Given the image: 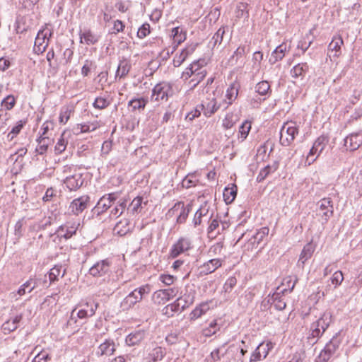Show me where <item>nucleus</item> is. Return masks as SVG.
I'll return each mask as SVG.
<instances>
[{
  "mask_svg": "<svg viewBox=\"0 0 362 362\" xmlns=\"http://www.w3.org/2000/svg\"><path fill=\"white\" fill-rule=\"evenodd\" d=\"M331 322L332 315L329 313H323L318 320L311 324L310 334L307 337V343L310 346L315 344Z\"/></svg>",
  "mask_w": 362,
  "mask_h": 362,
  "instance_id": "f257e3e1",
  "label": "nucleus"
},
{
  "mask_svg": "<svg viewBox=\"0 0 362 362\" xmlns=\"http://www.w3.org/2000/svg\"><path fill=\"white\" fill-rule=\"evenodd\" d=\"M110 105V100L103 97H97L93 103L95 108L98 110H103L106 108Z\"/></svg>",
  "mask_w": 362,
  "mask_h": 362,
  "instance_id": "bf43d9fd",
  "label": "nucleus"
},
{
  "mask_svg": "<svg viewBox=\"0 0 362 362\" xmlns=\"http://www.w3.org/2000/svg\"><path fill=\"white\" fill-rule=\"evenodd\" d=\"M142 201L143 198L141 197H135L129 204L127 208L128 211H129L132 214L139 212L142 208Z\"/></svg>",
  "mask_w": 362,
  "mask_h": 362,
  "instance_id": "de8ad7c7",
  "label": "nucleus"
},
{
  "mask_svg": "<svg viewBox=\"0 0 362 362\" xmlns=\"http://www.w3.org/2000/svg\"><path fill=\"white\" fill-rule=\"evenodd\" d=\"M239 85L238 83H232L228 88L226 90V99L228 101H226L227 107L229 105H231L232 103L236 99L238 94Z\"/></svg>",
  "mask_w": 362,
  "mask_h": 362,
  "instance_id": "f704fd0d",
  "label": "nucleus"
},
{
  "mask_svg": "<svg viewBox=\"0 0 362 362\" xmlns=\"http://www.w3.org/2000/svg\"><path fill=\"white\" fill-rule=\"evenodd\" d=\"M209 206L206 204L202 205L194 214L193 218L194 226H197L201 225L202 223V218H206L209 219Z\"/></svg>",
  "mask_w": 362,
  "mask_h": 362,
  "instance_id": "c756f323",
  "label": "nucleus"
},
{
  "mask_svg": "<svg viewBox=\"0 0 362 362\" xmlns=\"http://www.w3.org/2000/svg\"><path fill=\"white\" fill-rule=\"evenodd\" d=\"M192 247V242L187 238H180L175 244L173 245L170 255L173 258L178 257L182 253H184Z\"/></svg>",
  "mask_w": 362,
  "mask_h": 362,
  "instance_id": "f8f14e48",
  "label": "nucleus"
},
{
  "mask_svg": "<svg viewBox=\"0 0 362 362\" xmlns=\"http://www.w3.org/2000/svg\"><path fill=\"white\" fill-rule=\"evenodd\" d=\"M329 142V138L322 135L316 139L310 148L305 163L308 165L313 164L322 153Z\"/></svg>",
  "mask_w": 362,
  "mask_h": 362,
  "instance_id": "6e6552de",
  "label": "nucleus"
},
{
  "mask_svg": "<svg viewBox=\"0 0 362 362\" xmlns=\"http://www.w3.org/2000/svg\"><path fill=\"white\" fill-rule=\"evenodd\" d=\"M245 47L239 46L234 52L233 54L228 59V64L231 66L238 65L239 62H243V57L245 54Z\"/></svg>",
  "mask_w": 362,
  "mask_h": 362,
  "instance_id": "72a5a7b5",
  "label": "nucleus"
},
{
  "mask_svg": "<svg viewBox=\"0 0 362 362\" xmlns=\"http://www.w3.org/2000/svg\"><path fill=\"white\" fill-rule=\"evenodd\" d=\"M298 134V126L292 121L284 124L280 131V144L284 146H290Z\"/></svg>",
  "mask_w": 362,
  "mask_h": 362,
  "instance_id": "0eeeda50",
  "label": "nucleus"
},
{
  "mask_svg": "<svg viewBox=\"0 0 362 362\" xmlns=\"http://www.w3.org/2000/svg\"><path fill=\"white\" fill-rule=\"evenodd\" d=\"M204 63V59L194 61L182 72L181 78L187 81L193 76L192 79L189 81V84L192 88L196 87L206 75Z\"/></svg>",
  "mask_w": 362,
  "mask_h": 362,
  "instance_id": "20e7f679",
  "label": "nucleus"
},
{
  "mask_svg": "<svg viewBox=\"0 0 362 362\" xmlns=\"http://www.w3.org/2000/svg\"><path fill=\"white\" fill-rule=\"evenodd\" d=\"M219 329L220 327L218 325L216 320H214L209 324V327L203 329L202 334L204 336L209 337L215 334Z\"/></svg>",
  "mask_w": 362,
  "mask_h": 362,
  "instance_id": "5fc2aeb1",
  "label": "nucleus"
},
{
  "mask_svg": "<svg viewBox=\"0 0 362 362\" xmlns=\"http://www.w3.org/2000/svg\"><path fill=\"white\" fill-rule=\"evenodd\" d=\"M66 186L71 190H76L78 189L83 183L82 174L78 170L74 171V173L67 175L64 180Z\"/></svg>",
  "mask_w": 362,
  "mask_h": 362,
  "instance_id": "dca6fc26",
  "label": "nucleus"
},
{
  "mask_svg": "<svg viewBox=\"0 0 362 362\" xmlns=\"http://www.w3.org/2000/svg\"><path fill=\"white\" fill-rule=\"evenodd\" d=\"M255 91L260 95H270L272 93L270 85L267 81L259 82L255 86Z\"/></svg>",
  "mask_w": 362,
  "mask_h": 362,
  "instance_id": "49530a36",
  "label": "nucleus"
},
{
  "mask_svg": "<svg viewBox=\"0 0 362 362\" xmlns=\"http://www.w3.org/2000/svg\"><path fill=\"white\" fill-rule=\"evenodd\" d=\"M146 332L144 330H137L128 334L125 343L129 346L139 345L145 338Z\"/></svg>",
  "mask_w": 362,
  "mask_h": 362,
  "instance_id": "5701e85b",
  "label": "nucleus"
},
{
  "mask_svg": "<svg viewBox=\"0 0 362 362\" xmlns=\"http://www.w3.org/2000/svg\"><path fill=\"white\" fill-rule=\"evenodd\" d=\"M331 322L332 315L329 313H323L318 320L311 324L310 334L307 337V343L310 346L315 344Z\"/></svg>",
  "mask_w": 362,
  "mask_h": 362,
  "instance_id": "7ed1b4c3",
  "label": "nucleus"
},
{
  "mask_svg": "<svg viewBox=\"0 0 362 362\" xmlns=\"http://www.w3.org/2000/svg\"><path fill=\"white\" fill-rule=\"evenodd\" d=\"M288 50V46L286 43L281 44L272 52L269 58V62L274 64L278 61L281 60Z\"/></svg>",
  "mask_w": 362,
  "mask_h": 362,
  "instance_id": "bb28decb",
  "label": "nucleus"
},
{
  "mask_svg": "<svg viewBox=\"0 0 362 362\" xmlns=\"http://www.w3.org/2000/svg\"><path fill=\"white\" fill-rule=\"evenodd\" d=\"M272 348L273 344L270 341H268L266 344H259L255 351L252 354L250 360V362H257L265 358Z\"/></svg>",
  "mask_w": 362,
  "mask_h": 362,
  "instance_id": "2eb2a0df",
  "label": "nucleus"
},
{
  "mask_svg": "<svg viewBox=\"0 0 362 362\" xmlns=\"http://www.w3.org/2000/svg\"><path fill=\"white\" fill-rule=\"evenodd\" d=\"M225 32H226V27L222 26L214 35V36L212 37V38H211V41L209 42V44L211 45L213 48L217 44L220 45L221 43V42L223 40V35L225 34Z\"/></svg>",
  "mask_w": 362,
  "mask_h": 362,
  "instance_id": "3c124183",
  "label": "nucleus"
},
{
  "mask_svg": "<svg viewBox=\"0 0 362 362\" xmlns=\"http://www.w3.org/2000/svg\"><path fill=\"white\" fill-rule=\"evenodd\" d=\"M191 211V206H185V204L182 202H177L169 211L173 215H177V222L183 223L187 220L188 215Z\"/></svg>",
  "mask_w": 362,
  "mask_h": 362,
  "instance_id": "ddd939ff",
  "label": "nucleus"
},
{
  "mask_svg": "<svg viewBox=\"0 0 362 362\" xmlns=\"http://www.w3.org/2000/svg\"><path fill=\"white\" fill-rule=\"evenodd\" d=\"M238 120V117L236 115L232 112L228 113L222 121V126L226 129H230L234 126Z\"/></svg>",
  "mask_w": 362,
  "mask_h": 362,
  "instance_id": "a18cd8bd",
  "label": "nucleus"
},
{
  "mask_svg": "<svg viewBox=\"0 0 362 362\" xmlns=\"http://www.w3.org/2000/svg\"><path fill=\"white\" fill-rule=\"evenodd\" d=\"M272 304L274 306L276 310H282L286 306V303L282 296L279 293H274L272 296Z\"/></svg>",
  "mask_w": 362,
  "mask_h": 362,
  "instance_id": "8fccbe9b",
  "label": "nucleus"
},
{
  "mask_svg": "<svg viewBox=\"0 0 362 362\" xmlns=\"http://www.w3.org/2000/svg\"><path fill=\"white\" fill-rule=\"evenodd\" d=\"M179 299H177L173 303L169 304L163 308V313L165 315H173L174 313L179 311L180 310V303H178Z\"/></svg>",
  "mask_w": 362,
  "mask_h": 362,
  "instance_id": "0e129e2a",
  "label": "nucleus"
},
{
  "mask_svg": "<svg viewBox=\"0 0 362 362\" xmlns=\"http://www.w3.org/2000/svg\"><path fill=\"white\" fill-rule=\"evenodd\" d=\"M331 322L332 315L329 313H323L318 320L311 324L310 334L307 337V343L310 346L315 344Z\"/></svg>",
  "mask_w": 362,
  "mask_h": 362,
  "instance_id": "f03ea898",
  "label": "nucleus"
},
{
  "mask_svg": "<svg viewBox=\"0 0 362 362\" xmlns=\"http://www.w3.org/2000/svg\"><path fill=\"white\" fill-rule=\"evenodd\" d=\"M126 206H127L126 199H119L117 203V205L111 209L110 216L111 217H119L124 213V211L126 209Z\"/></svg>",
  "mask_w": 362,
  "mask_h": 362,
  "instance_id": "a19ab883",
  "label": "nucleus"
},
{
  "mask_svg": "<svg viewBox=\"0 0 362 362\" xmlns=\"http://www.w3.org/2000/svg\"><path fill=\"white\" fill-rule=\"evenodd\" d=\"M73 109L69 107H63L61 109L59 114V122L62 124H66L70 118Z\"/></svg>",
  "mask_w": 362,
  "mask_h": 362,
  "instance_id": "4d7b16f0",
  "label": "nucleus"
},
{
  "mask_svg": "<svg viewBox=\"0 0 362 362\" xmlns=\"http://www.w3.org/2000/svg\"><path fill=\"white\" fill-rule=\"evenodd\" d=\"M25 123V122L23 120H20L17 122L16 125L14 126L11 131L8 134L7 136L9 140H12L17 134L20 133Z\"/></svg>",
  "mask_w": 362,
  "mask_h": 362,
  "instance_id": "e2e57ef3",
  "label": "nucleus"
},
{
  "mask_svg": "<svg viewBox=\"0 0 362 362\" xmlns=\"http://www.w3.org/2000/svg\"><path fill=\"white\" fill-rule=\"evenodd\" d=\"M209 309V306L207 303H201L199 306H197L190 313V319L194 320L203 315H204Z\"/></svg>",
  "mask_w": 362,
  "mask_h": 362,
  "instance_id": "ea45409f",
  "label": "nucleus"
},
{
  "mask_svg": "<svg viewBox=\"0 0 362 362\" xmlns=\"http://www.w3.org/2000/svg\"><path fill=\"white\" fill-rule=\"evenodd\" d=\"M269 229L267 227H262L253 235L247 243L248 247L251 245V249L257 248L263 239L269 234Z\"/></svg>",
  "mask_w": 362,
  "mask_h": 362,
  "instance_id": "412c9836",
  "label": "nucleus"
},
{
  "mask_svg": "<svg viewBox=\"0 0 362 362\" xmlns=\"http://www.w3.org/2000/svg\"><path fill=\"white\" fill-rule=\"evenodd\" d=\"M196 45H190L182 49L180 54H176L173 59V65L175 67L180 66L195 50Z\"/></svg>",
  "mask_w": 362,
  "mask_h": 362,
  "instance_id": "a878e982",
  "label": "nucleus"
},
{
  "mask_svg": "<svg viewBox=\"0 0 362 362\" xmlns=\"http://www.w3.org/2000/svg\"><path fill=\"white\" fill-rule=\"evenodd\" d=\"M313 252L314 248L313 245L311 243L305 245L300 255V257L298 262V267L303 268L305 263L306 262L307 260L311 258Z\"/></svg>",
  "mask_w": 362,
  "mask_h": 362,
  "instance_id": "cd10ccee",
  "label": "nucleus"
},
{
  "mask_svg": "<svg viewBox=\"0 0 362 362\" xmlns=\"http://www.w3.org/2000/svg\"><path fill=\"white\" fill-rule=\"evenodd\" d=\"M237 284V279L235 276H230L225 282L223 289L225 293H230Z\"/></svg>",
  "mask_w": 362,
  "mask_h": 362,
  "instance_id": "338daca9",
  "label": "nucleus"
},
{
  "mask_svg": "<svg viewBox=\"0 0 362 362\" xmlns=\"http://www.w3.org/2000/svg\"><path fill=\"white\" fill-rule=\"evenodd\" d=\"M98 307V303L93 301H86L79 303L76 307L71 311L70 319L67 322V325H71L76 322V317L85 319L92 317L95 315Z\"/></svg>",
  "mask_w": 362,
  "mask_h": 362,
  "instance_id": "39448f33",
  "label": "nucleus"
},
{
  "mask_svg": "<svg viewBox=\"0 0 362 362\" xmlns=\"http://www.w3.org/2000/svg\"><path fill=\"white\" fill-rule=\"evenodd\" d=\"M37 141L38 144L35 148V151L40 155H43L47 151L51 140L49 136H39Z\"/></svg>",
  "mask_w": 362,
  "mask_h": 362,
  "instance_id": "4c0bfd02",
  "label": "nucleus"
},
{
  "mask_svg": "<svg viewBox=\"0 0 362 362\" xmlns=\"http://www.w3.org/2000/svg\"><path fill=\"white\" fill-rule=\"evenodd\" d=\"M172 35L173 37L174 42L180 45L185 40V33L182 32V29L179 27L174 28L172 30Z\"/></svg>",
  "mask_w": 362,
  "mask_h": 362,
  "instance_id": "864d4df0",
  "label": "nucleus"
},
{
  "mask_svg": "<svg viewBox=\"0 0 362 362\" xmlns=\"http://www.w3.org/2000/svg\"><path fill=\"white\" fill-rule=\"evenodd\" d=\"M48 35H51V33L48 30H40L35 37L34 45H37V46L46 45L47 47L49 41Z\"/></svg>",
  "mask_w": 362,
  "mask_h": 362,
  "instance_id": "37998d69",
  "label": "nucleus"
},
{
  "mask_svg": "<svg viewBox=\"0 0 362 362\" xmlns=\"http://www.w3.org/2000/svg\"><path fill=\"white\" fill-rule=\"evenodd\" d=\"M173 94L172 85L165 81L157 83L152 90L151 100L156 102L167 101Z\"/></svg>",
  "mask_w": 362,
  "mask_h": 362,
  "instance_id": "9d476101",
  "label": "nucleus"
},
{
  "mask_svg": "<svg viewBox=\"0 0 362 362\" xmlns=\"http://www.w3.org/2000/svg\"><path fill=\"white\" fill-rule=\"evenodd\" d=\"M114 233L123 236L131 231L130 221L127 218H124L117 222L113 229Z\"/></svg>",
  "mask_w": 362,
  "mask_h": 362,
  "instance_id": "c85d7f7f",
  "label": "nucleus"
},
{
  "mask_svg": "<svg viewBox=\"0 0 362 362\" xmlns=\"http://www.w3.org/2000/svg\"><path fill=\"white\" fill-rule=\"evenodd\" d=\"M362 145V134L353 133L344 139V146L347 151H354Z\"/></svg>",
  "mask_w": 362,
  "mask_h": 362,
  "instance_id": "f3484780",
  "label": "nucleus"
},
{
  "mask_svg": "<svg viewBox=\"0 0 362 362\" xmlns=\"http://www.w3.org/2000/svg\"><path fill=\"white\" fill-rule=\"evenodd\" d=\"M165 352L161 347H156L153 349L151 356L153 362L160 361L165 356Z\"/></svg>",
  "mask_w": 362,
  "mask_h": 362,
  "instance_id": "69168bd1",
  "label": "nucleus"
},
{
  "mask_svg": "<svg viewBox=\"0 0 362 362\" xmlns=\"http://www.w3.org/2000/svg\"><path fill=\"white\" fill-rule=\"evenodd\" d=\"M111 262L107 259L97 262L89 269V274L94 277H100L110 272Z\"/></svg>",
  "mask_w": 362,
  "mask_h": 362,
  "instance_id": "4468645a",
  "label": "nucleus"
},
{
  "mask_svg": "<svg viewBox=\"0 0 362 362\" xmlns=\"http://www.w3.org/2000/svg\"><path fill=\"white\" fill-rule=\"evenodd\" d=\"M80 42L85 43L87 45L96 44L100 39V36L94 33L90 29H84L79 33Z\"/></svg>",
  "mask_w": 362,
  "mask_h": 362,
  "instance_id": "aec40b11",
  "label": "nucleus"
},
{
  "mask_svg": "<svg viewBox=\"0 0 362 362\" xmlns=\"http://www.w3.org/2000/svg\"><path fill=\"white\" fill-rule=\"evenodd\" d=\"M200 107L206 117H211L220 108V105H218L216 99H212L206 104L200 105Z\"/></svg>",
  "mask_w": 362,
  "mask_h": 362,
  "instance_id": "2f4dec72",
  "label": "nucleus"
},
{
  "mask_svg": "<svg viewBox=\"0 0 362 362\" xmlns=\"http://www.w3.org/2000/svg\"><path fill=\"white\" fill-rule=\"evenodd\" d=\"M89 199L90 198L88 196H82L75 199L71 203L69 209L73 214L78 215L87 208Z\"/></svg>",
  "mask_w": 362,
  "mask_h": 362,
  "instance_id": "a211bd4d",
  "label": "nucleus"
},
{
  "mask_svg": "<svg viewBox=\"0 0 362 362\" xmlns=\"http://www.w3.org/2000/svg\"><path fill=\"white\" fill-rule=\"evenodd\" d=\"M309 70V66L305 62H302L296 64L293 67L291 70V75L293 78H303L306 73Z\"/></svg>",
  "mask_w": 362,
  "mask_h": 362,
  "instance_id": "473e14b6",
  "label": "nucleus"
},
{
  "mask_svg": "<svg viewBox=\"0 0 362 362\" xmlns=\"http://www.w3.org/2000/svg\"><path fill=\"white\" fill-rule=\"evenodd\" d=\"M148 100L146 98H134L129 101V107L132 108V110H144L148 103Z\"/></svg>",
  "mask_w": 362,
  "mask_h": 362,
  "instance_id": "79ce46f5",
  "label": "nucleus"
},
{
  "mask_svg": "<svg viewBox=\"0 0 362 362\" xmlns=\"http://www.w3.org/2000/svg\"><path fill=\"white\" fill-rule=\"evenodd\" d=\"M250 129L251 122L248 120H245L239 128L240 136L238 138L240 139L242 141H244L247 138Z\"/></svg>",
  "mask_w": 362,
  "mask_h": 362,
  "instance_id": "603ef678",
  "label": "nucleus"
},
{
  "mask_svg": "<svg viewBox=\"0 0 362 362\" xmlns=\"http://www.w3.org/2000/svg\"><path fill=\"white\" fill-rule=\"evenodd\" d=\"M151 292V286L148 284L135 288L129 295H127L121 303V308L123 310H127L134 306L140 302L146 295Z\"/></svg>",
  "mask_w": 362,
  "mask_h": 362,
  "instance_id": "423d86ee",
  "label": "nucleus"
},
{
  "mask_svg": "<svg viewBox=\"0 0 362 362\" xmlns=\"http://www.w3.org/2000/svg\"><path fill=\"white\" fill-rule=\"evenodd\" d=\"M340 344L341 340L338 338L337 334H336L326 344L324 348L334 356L339 349Z\"/></svg>",
  "mask_w": 362,
  "mask_h": 362,
  "instance_id": "c9c22d12",
  "label": "nucleus"
},
{
  "mask_svg": "<svg viewBox=\"0 0 362 362\" xmlns=\"http://www.w3.org/2000/svg\"><path fill=\"white\" fill-rule=\"evenodd\" d=\"M334 356L329 353L325 348L321 351L315 362H328Z\"/></svg>",
  "mask_w": 362,
  "mask_h": 362,
  "instance_id": "774afa93",
  "label": "nucleus"
},
{
  "mask_svg": "<svg viewBox=\"0 0 362 362\" xmlns=\"http://www.w3.org/2000/svg\"><path fill=\"white\" fill-rule=\"evenodd\" d=\"M115 351V345L113 340L106 339L98 348L96 352L98 356H110Z\"/></svg>",
  "mask_w": 362,
  "mask_h": 362,
  "instance_id": "393cba45",
  "label": "nucleus"
},
{
  "mask_svg": "<svg viewBox=\"0 0 362 362\" xmlns=\"http://www.w3.org/2000/svg\"><path fill=\"white\" fill-rule=\"evenodd\" d=\"M22 320V315H16L13 319H10L5 322L2 325V329L6 332H13L18 328V323Z\"/></svg>",
  "mask_w": 362,
  "mask_h": 362,
  "instance_id": "e433bc0d",
  "label": "nucleus"
},
{
  "mask_svg": "<svg viewBox=\"0 0 362 362\" xmlns=\"http://www.w3.org/2000/svg\"><path fill=\"white\" fill-rule=\"evenodd\" d=\"M120 193L118 192L103 195L98 202L95 209L98 214L103 213L109 209L119 199Z\"/></svg>",
  "mask_w": 362,
  "mask_h": 362,
  "instance_id": "9b49d317",
  "label": "nucleus"
},
{
  "mask_svg": "<svg viewBox=\"0 0 362 362\" xmlns=\"http://www.w3.org/2000/svg\"><path fill=\"white\" fill-rule=\"evenodd\" d=\"M226 344H223L211 353V357L214 361L221 360V357L227 353V349H225Z\"/></svg>",
  "mask_w": 362,
  "mask_h": 362,
  "instance_id": "6e6d98bb",
  "label": "nucleus"
},
{
  "mask_svg": "<svg viewBox=\"0 0 362 362\" xmlns=\"http://www.w3.org/2000/svg\"><path fill=\"white\" fill-rule=\"evenodd\" d=\"M65 271L62 272L61 266H55L52 269H50L49 273V279L51 282H54L57 280L59 276H64Z\"/></svg>",
  "mask_w": 362,
  "mask_h": 362,
  "instance_id": "13d9d810",
  "label": "nucleus"
},
{
  "mask_svg": "<svg viewBox=\"0 0 362 362\" xmlns=\"http://www.w3.org/2000/svg\"><path fill=\"white\" fill-rule=\"evenodd\" d=\"M343 44L344 42L340 35L334 36L328 46V56L330 58L339 57L341 54V47Z\"/></svg>",
  "mask_w": 362,
  "mask_h": 362,
  "instance_id": "6ab92c4d",
  "label": "nucleus"
},
{
  "mask_svg": "<svg viewBox=\"0 0 362 362\" xmlns=\"http://www.w3.org/2000/svg\"><path fill=\"white\" fill-rule=\"evenodd\" d=\"M152 300L155 303L158 305L165 304L169 300L163 289H160L154 292L152 296Z\"/></svg>",
  "mask_w": 362,
  "mask_h": 362,
  "instance_id": "09e8293b",
  "label": "nucleus"
},
{
  "mask_svg": "<svg viewBox=\"0 0 362 362\" xmlns=\"http://www.w3.org/2000/svg\"><path fill=\"white\" fill-rule=\"evenodd\" d=\"M221 265L222 260L221 259H211L201 266V273L204 274H209L213 273Z\"/></svg>",
  "mask_w": 362,
  "mask_h": 362,
  "instance_id": "b1692460",
  "label": "nucleus"
},
{
  "mask_svg": "<svg viewBox=\"0 0 362 362\" xmlns=\"http://www.w3.org/2000/svg\"><path fill=\"white\" fill-rule=\"evenodd\" d=\"M313 42L312 40H310V35L307 34L298 43L297 47L302 50L303 53H305L306 50L310 47Z\"/></svg>",
  "mask_w": 362,
  "mask_h": 362,
  "instance_id": "680f3d73",
  "label": "nucleus"
},
{
  "mask_svg": "<svg viewBox=\"0 0 362 362\" xmlns=\"http://www.w3.org/2000/svg\"><path fill=\"white\" fill-rule=\"evenodd\" d=\"M330 281L332 284L334 286V288H337L344 281L343 273L341 271L335 272L330 278Z\"/></svg>",
  "mask_w": 362,
  "mask_h": 362,
  "instance_id": "052dcab7",
  "label": "nucleus"
},
{
  "mask_svg": "<svg viewBox=\"0 0 362 362\" xmlns=\"http://www.w3.org/2000/svg\"><path fill=\"white\" fill-rule=\"evenodd\" d=\"M130 69L131 64L127 61L124 60L120 62L116 71V77H119V78L125 77L129 72Z\"/></svg>",
  "mask_w": 362,
  "mask_h": 362,
  "instance_id": "c03bdc74",
  "label": "nucleus"
},
{
  "mask_svg": "<svg viewBox=\"0 0 362 362\" xmlns=\"http://www.w3.org/2000/svg\"><path fill=\"white\" fill-rule=\"evenodd\" d=\"M79 223H71L69 226V223H67L64 226H61L59 227L57 233L58 236L61 238H64L65 239H69L72 237L73 235L76 234V232L78 229Z\"/></svg>",
  "mask_w": 362,
  "mask_h": 362,
  "instance_id": "4be33fe9",
  "label": "nucleus"
},
{
  "mask_svg": "<svg viewBox=\"0 0 362 362\" xmlns=\"http://www.w3.org/2000/svg\"><path fill=\"white\" fill-rule=\"evenodd\" d=\"M70 136V132L64 131L60 136V138L58 139L55 147L54 151L57 154H60L64 152L66 148L69 141V137Z\"/></svg>",
  "mask_w": 362,
  "mask_h": 362,
  "instance_id": "7c9ffc66",
  "label": "nucleus"
},
{
  "mask_svg": "<svg viewBox=\"0 0 362 362\" xmlns=\"http://www.w3.org/2000/svg\"><path fill=\"white\" fill-rule=\"evenodd\" d=\"M316 216L320 217L322 224L326 223L332 216L334 209L331 198H323L316 204Z\"/></svg>",
  "mask_w": 362,
  "mask_h": 362,
  "instance_id": "1a4fd4ad",
  "label": "nucleus"
},
{
  "mask_svg": "<svg viewBox=\"0 0 362 362\" xmlns=\"http://www.w3.org/2000/svg\"><path fill=\"white\" fill-rule=\"evenodd\" d=\"M237 186L235 184L230 187H226L223 191V199L226 204L232 203L236 197Z\"/></svg>",
  "mask_w": 362,
  "mask_h": 362,
  "instance_id": "58836bf2",
  "label": "nucleus"
}]
</instances>
